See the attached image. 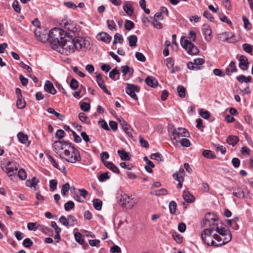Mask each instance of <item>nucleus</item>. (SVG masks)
I'll return each instance as SVG.
<instances>
[{
  "instance_id": "24",
  "label": "nucleus",
  "mask_w": 253,
  "mask_h": 253,
  "mask_svg": "<svg viewBox=\"0 0 253 253\" xmlns=\"http://www.w3.org/2000/svg\"><path fill=\"white\" fill-rule=\"evenodd\" d=\"M117 152L122 160L129 161L130 160L131 157L129 153L126 152L124 150H119Z\"/></svg>"
},
{
  "instance_id": "33",
  "label": "nucleus",
  "mask_w": 253,
  "mask_h": 253,
  "mask_svg": "<svg viewBox=\"0 0 253 253\" xmlns=\"http://www.w3.org/2000/svg\"><path fill=\"white\" fill-rule=\"evenodd\" d=\"M17 137L19 141L23 144H26L27 141H28V136L26 134H24L22 132H19L17 134Z\"/></svg>"
},
{
  "instance_id": "53",
  "label": "nucleus",
  "mask_w": 253,
  "mask_h": 253,
  "mask_svg": "<svg viewBox=\"0 0 253 253\" xmlns=\"http://www.w3.org/2000/svg\"><path fill=\"white\" fill-rule=\"evenodd\" d=\"M80 107L82 110L84 112H87L90 109V104L86 102H83L81 104Z\"/></svg>"
},
{
  "instance_id": "23",
  "label": "nucleus",
  "mask_w": 253,
  "mask_h": 253,
  "mask_svg": "<svg viewBox=\"0 0 253 253\" xmlns=\"http://www.w3.org/2000/svg\"><path fill=\"white\" fill-rule=\"evenodd\" d=\"M145 83L149 86L155 87L158 84L157 80L152 76H148L145 79Z\"/></svg>"
},
{
  "instance_id": "27",
  "label": "nucleus",
  "mask_w": 253,
  "mask_h": 253,
  "mask_svg": "<svg viewBox=\"0 0 253 253\" xmlns=\"http://www.w3.org/2000/svg\"><path fill=\"white\" fill-rule=\"evenodd\" d=\"M65 28L68 31L66 32L68 35H71L70 34L72 33L74 34L77 30L76 27L72 24L67 23L65 24Z\"/></svg>"
},
{
  "instance_id": "47",
  "label": "nucleus",
  "mask_w": 253,
  "mask_h": 253,
  "mask_svg": "<svg viewBox=\"0 0 253 253\" xmlns=\"http://www.w3.org/2000/svg\"><path fill=\"white\" fill-rule=\"evenodd\" d=\"M12 8L17 13L21 12V7L19 5L18 1L16 0L13 1L12 3Z\"/></svg>"
},
{
  "instance_id": "22",
  "label": "nucleus",
  "mask_w": 253,
  "mask_h": 253,
  "mask_svg": "<svg viewBox=\"0 0 253 253\" xmlns=\"http://www.w3.org/2000/svg\"><path fill=\"white\" fill-rule=\"evenodd\" d=\"M237 69L236 66V63L234 61H231L228 67L225 69V74L227 75H230L232 73L236 72Z\"/></svg>"
},
{
  "instance_id": "12",
  "label": "nucleus",
  "mask_w": 253,
  "mask_h": 253,
  "mask_svg": "<svg viewBox=\"0 0 253 253\" xmlns=\"http://www.w3.org/2000/svg\"><path fill=\"white\" fill-rule=\"evenodd\" d=\"M217 221L216 216L212 213H208L206 214L203 222L201 223V226L210 227V225H212L213 224H218L215 223Z\"/></svg>"
},
{
  "instance_id": "28",
  "label": "nucleus",
  "mask_w": 253,
  "mask_h": 253,
  "mask_svg": "<svg viewBox=\"0 0 253 253\" xmlns=\"http://www.w3.org/2000/svg\"><path fill=\"white\" fill-rule=\"evenodd\" d=\"M149 22L151 23L155 28L158 29H161L163 27L162 24L158 20V19H153L151 17L149 20Z\"/></svg>"
},
{
  "instance_id": "45",
  "label": "nucleus",
  "mask_w": 253,
  "mask_h": 253,
  "mask_svg": "<svg viewBox=\"0 0 253 253\" xmlns=\"http://www.w3.org/2000/svg\"><path fill=\"white\" fill-rule=\"evenodd\" d=\"M134 24L133 22L130 20H126L125 23V28L128 30L130 31L134 28Z\"/></svg>"
},
{
  "instance_id": "54",
  "label": "nucleus",
  "mask_w": 253,
  "mask_h": 253,
  "mask_svg": "<svg viewBox=\"0 0 253 253\" xmlns=\"http://www.w3.org/2000/svg\"><path fill=\"white\" fill-rule=\"evenodd\" d=\"M65 135V132L62 129H58L55 133V137L60 140L63 138Z\"/></svg>"
},
{
  "instance_id": "14",
  "label": "nucleus",
  "mask_w": 253,
  "mask_h": 253,
  "mask_svg": "<svg viewBox=\"0 0 253 253\" xmlns=\"http://www.w3.org/2000/svg\"><path fill=\"white\" fill-rule=\"evenodd\" d=\"M205 63V60L198 58L194 60L193 62H188L187 63V68L190 70H198L201 69L200 66Z\"/></svg>"
},
{
  "instance_id": "18",
  "label": "nucleus",
  "mask_w": 253,
  "mask_h": 253,
  "mask_svg": "<svg viewBox=\"0 0 253 253\" xmlns=\"http://www.w3.org/2000/svg\"><path fill=\"white\" fill-rule=\"evenodd\" d=\"M97 39L106 43H109L112 37L106 32H101L97 34Z\"/></svg>"
},
{
  "instance_id": "16",
  "label": "nucleus",
  "mask_w": 253,
  "mask_h": 253,
  "mask_svg": "<svg viewBox=\"0 0 253 253\" xmlns=\"http://www.w3.org/2000/svg\"><path fill=\"white\" fill-rule=\"evenodd\" d=\"M96 81L99 86L107 94L110 95L111 93L107 89L105 84L104 82L102 79V75L99 73L96 75Z\"/></svg>"
},
{
  "instance_id": "7",
  "label": "nucleus",
  "mask_w": 253,
  "mask_h": 253,
  "mask_svg": "<svg viewBox=\"0 0 253 253\" xmlns=\"http://www.w3.org/2000/svg\"><path fill=\"white\" fill-rule=\"evenodd\" d=\"M71 144L66 141L60 140L55 141L52 144L54 152L61 158L63 157V153L66 149L69 148Z\"/></svg>"
},
{
  "instance_id": "2",
  "label": "nucleus",
  "mask_w": 253,
  "mask_h": 253,
  "mask_svg": "<svg viewBox=\"0 0 253 253\" xmlns=\"http://www.w3.org/2000/svg\"><path fill=\"white\" fill-rule=\"evenodd\" d=\"M215 232L213 234V238L217 242L215 247L222 246L229 243L232 239L230 231L224 227H220L218 224H215Z\"/></svg>"
},
{
  "instance_id": "59",
  "label": "nucleus",
  "mask_w": 253,
  "mask_h": 253,
  "mask_svg": "<svg viewBox=\"0 0 253 253\" xmlns=\"http://www.w3.org/2000/svg\"><path fill=\"white\" fill-rule=\"evenodd\" d=\"M70 86L73 90L76 89L78 87V82L75 79H72L70 82Z\"/></svg>"
},
{
  "instance_id": "46",
  "label": "nucleus",
  "mask_w": 253,
  "mask_h": 253,
  "mask_svg": "<svg viewBox=\"0 0 253 253\" xmlns=\"http://www.w3.org/2000/svg\"><path fill=\"white\" fill-rule=\"evenodd\" d=\"M75 204L74 202L72 201H69L66 203L64 205V208L65 211H69L70 210L73 209L74 208Z\"/></svg>"
},
{
  "instance_id": "36",
  "label": "nucleus",
  "mask_w": 253,
  "mask_h": 253,
  "mask_svg": "<svg viewBox=\"0 0 253 253\" xmlns=\"http://www.w3.org/2000/svg\"><path fill=\"white\" fill-rule=\"evenodd\" d=\"M151 194L157 196L166 195L168 194L166 189L162 188L158 190H155L151 192Z\"/></svg>"
},
{
  "instance_id": "9",
  "label": "nucleus",
  "mask_w": 253,
  "mask_h": 253,
  "mask_svg": "<svg viewBox=\"0 0 253 253\" xmlns=\"http://www.w3.org/2000/svg\"><path fill=\"white\" fill-rule=\"evenodd\" d=\"M4 164L5 165L2 168V169L7 173L9 177L13 176L14 172L18 170L19 165L15 162L5 161L3 162Z\"/></svg>"
},
{
  "instance_id": "56",
  "label": "nucleus",
  "mask_w": 253,
  "mask_h": 253,
  "mask_svg": "<svg viewBox=\"0 0 253 253\" xmlns=\"http://www.w3.org/2000/svg\"><path fill=\"white\" fill-rule=\"evenodd\" d=\"M108 172H106L101 174L98 177L99 181L101 182H103L105 181L107 179H109L110 177L108 175Z\"/></svg>"
},
{
  "instance_id": "38",
  "label": "nucleus",
  "mask_w": 253,
  "mask_h": 253,
  "mask_svg": "<svg viewBox=\"0 0 253 253\" xmlns=\"http://www.w3.org/2000/svg\"><path fill=\"white\" fill-rule=\"evenodd\" d=\"M16 105L20 109H22L25 107L26 102L23 97L17 98Z\"/></svg>"
},
{
  "instance_id": "26",
  "label": "nucleus",
  "mask_w": 253,
  "mask_h": 253,
  "mask_svg": "<svg viewBox=\"0 0 253 253\" xmlns=\"http://www.w3.org/2000/svg\"><path fill=\"white\" fill-rule=\"evenodd\" d=\"M226 141L228 144L234 146L239 141V138L236 136L229 135L227 138Z\"/></svg>"
},
{
  "instance_id": "62",
  "label": "nucleus",
  "mask_w": 253,
  "mask_h": 253,
  "mask_svg": "<svg viewBox=\"0 0 253 253\" xmlns=\"http://www.w3.org/2000/svg\"><path fill=\"white\" fill-rule=\"evenodd\" d=\"M180 141L181 145L184 147H188L190 145V141L187 138L183 137Z\"/></svg>"
},
{
  "instance_id": "61",
  "label": "nucleus",
  "mask_w": 253,
  "mask_h": 253,
  "mask_svg": "<svg viewBox=\"0 0 253 253\" xmlns=\"http://www.w3.org/2000/svg\"><path fill=\"white\" fill-rule=\"evenodd\" d=\"M166 66L169 69L173 68L174 62L171 58H168L166 60Z\"/></svg>"
},
{
  "instance_id": "35",
  "label": "nucleus",
  "mask_w": 253,
  "mask_h": 253,
  "mask_svg": "<svg viewBox=\"0 0 253 253\" xmlns=\"http://www.w3.org/2000/svg\"><path fill=\"white\" fill-rule=\"evenodd\" d=\"M70 188V184L68 183H66L63 184L61 187V193L62 196H66L68 194V192Z\"/></svg>"
},
{
  "instance_id": "5",
  "label": "nucleus",
  "mask_w": 253,
  "mask_h": 253,
  "mask_svg": "<svg viewBox=\"0 0 253 253\" xmlns=\"http://www.w3.org/2000/svg\"><path fill=\"white\" fill-rule=\"evenodd\" d=\"M65 152L63 153L62 159L65 160L68 163H75L77 162H80L81 160L79 152L71 144Z\"/></svg>"
},
{
  "instance_id": "52",
  "label": "nucleus",
  "mask_w": 253,
  "mask_h": 253,
  "mask_svg": "<svg viewBox=\"0 0 253 253\" xmlns=\"http://www.w3.org/2000/svg\"><path fill=\"white\" fill-rule=\"evenodd\" d=\"M107 27L109 29H110V30H116V24L113 20H108L107 21Z\"/></svg>"
},
{
  "instance_id": "1",
  "label": "nucleus",
  "mask_w": 253,
  "mask_h": 253,
  "mask_svg": "<svg viewBox=\"0 0 253 253\" xmlns=\"http://www.w3.org/2000/svg\"><path fill=\"white\" fill-rule=\"evenodd\" d=\"M89 45L88 40L81 37H74L73 35L67 34L63 41H61L60 50L62 49L68 54L73 53L76 50L86 48Z\"/></svg>"
},
{
  "instance_id": "21",
  "label": "nucleus",
  "mask_w": 253,
  "mask_h": 253,
  "mask_svg": "<svg viewBox=\"0 0 253 253\" xmlns=\"http://www.w3.org/2000/svg\"><path fill=\"white\" fill-rule=\"evenodd\" d=\"M39 183V180L36 177H33L32 179L27 180L26 182V185L31 188H34V190H36L37 185Z\"/></svg>"
},
{
  "instance_id": "39",
  "label": "nucleus",
  "mask_w": 253,
  "mask_h": 253,
  "mask_svg": "<svg viewBox=\"0 0 253 253\" xmlns=\"http://www.w3.org/2000/svg\"><path fill=\"white\" fill-rule=\"evenodd\" d=\"M178 96L181 98L185 97V88L183 85H179L177 88Z\"/></svg>"
},
{
  "instance_id": "30",
  "label": "nucleus",
  "mask_w": 253,
  "mask_h": 253,
  "mask_svg": "<svg viewBox=\"0 0 253 253\" xmlns=\"http://www.w3.org/2000/svg\"><path fill=\"white\" fill-rule=\"evenodd\" d=\"M202 154L204 157L208 159H214L216 157L212 151L209 150H204Z\"/></svg>"
},
{
  "instance_id": "42",
  "label": "nucleus",
  "mask_w": 253,
  "mask_h": 253,
  "mask_svg": "<svg viewBox=\"0 0 253 253\" xmlns=\"http://www.w3.org/2000/svg\"><path fill=\"white\" fill-rule=\"evenodd\" d=\"M76 241L81 245H83L84 243V240L83 239L82 235L80 232H76L74 234Z\"/></svg>"
},
{
  "instance_id": "8",
  "label": "nucleus",
  "mask_w": 253,
  "mask_h": 253,
  "mask_svg": "<svg viewBox=\"0 0 253 253\" xmlns=\"http://www.w3.org/2000/svg\"><path fill=\"white\" fill-rule=\"evenodd\" d=\"M136 203V199L129 196L126 194H123L121 195L120 204L126 209H131Z\"/></svg>"
},
{
  "instance_id": "58",
  "label": "nucleus",
  "mask_w": 253,
  "mask_h": 253,
  "mask_svg": "<svg viewBox=\"0 0 253 253\" xmlns=\"http://www.w3.org/2000/svg\"><path fill=\"white\" fill-rule=\"evenodd\" d=\"M123 130L125 131L126 134L130 137H132V134L131 133V128H130V126L129 125H127L126 126H125L124 128H123Z\"/></svg>"
},
{
  "instance_id": "13",
  "label": "nucleus",
  "mask_w": 253,
  "mask_h": 253,
  "mask_svg": "<svg viewBox=\"0 0 253 253\" xmlns=\"http://www.w3.org/2000/svg\"><path fill=\"white\" fill-rule=\"evenodd\" d=\"M140 90L139 87L133 84H127L126 91L132 99L135 100H138V97L135 92H138Z\"/></svg>"
},
{
  "instance_id": "31",
  "label": "nucleus",
  "mask_w": 253,
  "mask_h": 253,
  "mask_svg": "<svg viewBox=\"0 0 253 253\" xmlns=\"http://www.w3.org/2000/svg\"><path fill=\"white\" fill-rule=\"evenodd\" d=\"M129 46L131 47H135L136 46L137 42V38L135 35H131L128 37Z\"/></svg>"
},
{
  "instance_id": "15",
  "label": "nucleus",
  "mask_w": 253,
  "mask_h": 253,
  "mask_svg": "<svg viewBox=\"0 0 253 253\" xmlns=\"http://www.w3.org/2000/svg\"><path fill=\"white\" fill-rule=\"evenodd\" d=\"M240 68L244 71L248 70L249 68V62L247 57L245 55H241L239 58Z\"/></svg>"
},
{
  "instance_id": "34",
  "label": "nucleus",
  "mask_w": 253,
  "mask_h": 253,
  "mask_svg": "<svg viewBox=\"0 0 253 253\" xmlns=\"http://www.w3.org/2000/svg\"><path fill=\"white\" fill-rule=\"evenodd\" d=\"M235 191L233 192L234 196L239 198H244L245 194L243 190L240 187H238L235 189Z\"/></svg>"
},
{
  "instance_id": "60",
  "label": "nucleus",
  "mask_w": 253,
  "mask_h": 253,
  "mask_svg": "<svg viewBox=\"0 0 253 253\" xmlns=\"http://www.w3.org/2000/svg\"><path fill=\"white\" fill-rule=\"evenodd\" d=\"M119 74L120 72L116 68L114 69L109 73V77L112 80H115V76Z\"/></svg>"
},
{
  "instance_id": "63",
  "label": "nucleus",
  "mask_w": 253,
  "mask_h": 253,
  "mask_svg": "<svg viewBox=\"0 0 253 253\" xmlns=\"http://www.w3.org/2000/svg\"><path fill=\"white\" fill-rule=\"evenodd\" d=\"M172 237L177 243H181L182 242V237L180 235L175 233L173 234Z\"/></svg>"
},
{
  "instance_id": "29",
  "label": "nucleus",
  "mask_w": 253,
  "mask_h": 253,
  "mask_svg": "<svg viewBox=\"0 0 253 253\" xmlns=\"http://www.w3.org/2000/svg\"><path fill=\"white\" fill-rule=\"evenodd\" d=\"M123 9L125 12L129 16L131 15L133 13V8L132 6L129 3H126V4L124 5Z\"/></svg>"
},
{
  "instance_id": "11",
  "label": "nucleus",
  "mask_w": 253,
  "mask_h": 253,
  "mask_svg": "<svg viewBox=\"0 0 253 253\" xmlns=\"http://www.w3.org/2000/svg\"><path fill=\"white\" fill-rule=\"evenodd\" d=\"M34 33L36 38L39 41L42 42L49 41V33L46 30L37 28L35 30Z\"/></svg>"
},
{
  "instance_id": "50",
  "label": "nucleus",
  "mask_w": 253,
  "mask_h": 253,
  "mask_svg": "<svg viewBox=\"0 0 253 253\" xmlns=\"http://www.w3.org/2000/svg\"><path fill=\"white\" fill-rule=\"evenodd\" d=\"M57 180L52 179L49 181V187L50 191H53L57 188Z\"/></svg>"
},
{
  "instance_id": "43",
  "label": "nucleus",
  "mask_w": 253,
  "mask_h": 253,
  "mask_svg": "<svg viewBox=\"0 0 253 253\" xmlns=\"http://www.w3.org/2000/svg\"><path fill=\"white\" fill-rule=\"evenodd\" d=\"M237 80L241 83L244 82L249 83L251 81V78L250 77H245L244 75H241L237 77Z\"/></svg>"
},
{
  "instance_id": "17",
  "label": "nucleus",
  "mask_w": 253,
  "mask_h": 253,
  "mask_svg": "<svg viewBox=\"0 0 253 253\" xmlns=\"http://www.w3.org/2000/svg\"><path fill=\"white\" fill-rule=\"evenodd\" d=\"M203 34L205 36V39L207 42H210L211 40V30L209 25H204L202 29Z\"/></svg>"
},
{
  "instance_id": "25",
  "label": "nucleus",
  "mask_w": 253,
  "mask_h": 253,
  "mask_svg": "<svg viewBox=\"0 0 253 253\" xmlns=\"http://www.w3.org/2000/svg\"><path fill=\"white\" fill-rule=\"evenodd\" d=\"M104 165L107 168L110 169L114 173H116L117 174H119L120 173V170H119V169L112 162H104Z\"/></svg>"
},
{
  "instance_id": "55",
  "label": "nucleus",
  "mask_w": 253,
  "mask_h": 253,
  "mask_svg": "<svg viewBox=\"0 0 253 253\" xmlns=\"http://www.w3.org/2000/svg\"><path fill=\"white\" fill-rule=\"evenodd\" d=\"M199 114L200 116L205 119H208L210 117V114L209 112L208 111H205L203 109H201L200 111Z\"/></svg>"
},
{
  "instance_id": "3",
  "label": "nucleus",
  "mask_w": 253,
  "mask_h": 253,
  "mask_svg": "<svg viewBox=\"0 0 253 253\" xmlns=\"http://www.w3.org/2000/svg\"><path fill=\"white\" fill-rule=\"evenodd\" d=\"M67 33L59 28L52 29L49 33V42L52 49L60 51L61 41H63Z\"/></svg>"
},
{
  "instance_id": "44",
  "label": "nucleus",
  "mask_w": 253,
  "mask_h": 253,
  "mask_svg": "<svg viewBox=\"0 0 253 253\" xmlns=\"http://www.w3.org/2000/svg\"><path fill=\"white\" fill-rule=\"evenodd\" d=\"M150 158L151 159L155 160L158 161H163V156L160 153H156L152 154Z\"/></svg>"
},
{
  "instance_id": "32",
  "label": "nucleus",
  "mask_w": 253,
  "mask_h": 253,
  "mask_svg": "<svg viewBox=\"0 0 253 253\" xmlns=\"http://www.w3.org/2000/svg\"><path fill=\"white\" fill-rule=\"evenodd\" d=\"M124 42V39L122 35L119 33H116L114 35V41L113 42V44H116L117 43H122Z\"/></svg>"
},
{
  "instance_id": "4",
  "label": "nucleus",
  "mask_w": 253,
  "mask_h": 253,
  "mask_svg": "<svg viewBox=\"0 0 253 253\" xmlns=\"http://www.w3.org/2000/svg\"><path fill=\"white\" fill-rule=\"evenodd\" d=\"M196 35L194 31H190L188 35V38L191 40L189 41L184 38L181 39L180 43L181 46L184 48L187 53L191 55H196L199 53L198 48L192 43V42H195L196 40Z\"/></svg>"
},
{
  "instance_id": "64",
  "label": "nucleus",
  "mask_w": 253,
  "mask_h": 253,
  "mask_svg": "<svg viewBox=\"0 0 253 253\" xmlns=\"http://www.w3.org/2000/svg\"><path fill=\"white\" fill-rule=\"evenodd\" d=\"M203 16L209 20L210 21L213 22L214 21V17L207 10L205 11L203 13Z\"/></svg>"
},
{
  "instance_id": "49",
  "label": "nucleus",
  "mask_w": 253,
  "mask_h": 253,
  "mask_svg": "<svg viewBox=\"0 0 253 253\" xmlns=\"http://www.w3.org/2000/svg\"><path fill=\"white\" fill-rule=\"evenodd\" d=\"M176 204L174 201H171L169 204V211L171 214H174L176 211Z\"/></svg>"
},
{
  "instance_id": "51",
  "label": "nucleus",
  "mask_w": 253,
  "mask_h": 253,
  "mask_svg": "<svg viewBox=\"0 0 253 253\" xmlns=\"http://www.w3.org/2000/svg\"><path fill=\"white\" fill-rule=\"evenodd\" d=\"M33 244V242L30 238H27L23 240V245L25 248H29Z\"/></svg>"
},
{
  "instance_id": "20",
  "label": "nucleus",
  "mask_w": 253,
  "mask_h": 253,
  "mask_svg": "<svg viewBox=\"0 0 253 253\" xmlns=\"http://www.w3.org/2000/svg\"><path fill=\"white\" fill-rule=\"evenodd\" d=\"M182 196L185 201L187 203H192L195 201V197L188 190L183 191Z\"/></svg>"
},
{
  "instance_id": "40",
  "label": "nucleus",
  "mask_w": 253,
  "mask_h": 253,
  "mask_svg": "<svg viewBox=\"0 0 253 253\" xmlns=\"http://www.w3.org/2000/svg\"><path fill=\"white\" fill-rule=\"evenodd\" d=\"M18 176L21 180H24L27 178V172L24 169H20L18 172Z\"/></svg>"
},
{
  "instance_id": "10",
  "label": "nucleus",
  "mask_w": 253,
  "mask_h": 253,
  "mask_svg": "<svg viewBox=\"0 0 253 253\" xmlns=\"http://www.w3.org/2000/svg\"><path fill=\"white\" fill-rule=\"evenodd\" d=\"M188 132L185 128L179 127L173 130L170 134V138L172 140L176 141H180L181 139L187 136Z\"/></svg>"
},
{
  "instance_id": "57",
  "label": "nucleus",
  "mask_w": 253,
  "mask_h": 253,
  "mask_svg": "<svg viewBox=\"0 0 253 253\" xmlns=\"http://www.w3.org/2000/svg\"><path fill=\"white\" fill-rule=\"evenodd\" d=\"M135 57L138 60L141 62H144L146 60L145 56L141 52H136L135 53Z\"/></svg>"
},
{
  "instance_id": "19",
  "label": "nucleus",
  "mask_w": 253,
  "mask_h": 253,
  "mask_svg": "<svg viewBox=\"0 0 253 253\" xmlns=\"http://www.w3.org/2000/svg\"><path fill=\"white\" fill-rule=\"evenodd\" d=\"M44 88L45 91L52 94H55L56 93V90L54 88L53 84L49 81H46Z\"/></svg>"
},
{
  "instance_id": "41",
  "label": "nucleus",
  "mask_w": 253,
  "mask_h": 253,
  "mask_svg": "<svg viewBox=\"0 0 253 253\" xmlns=\"http://www.w3.org/2000/svg\"><path fill=\"white\" fill-rule=\"evenodd\" d=\"M67 220L69 223V226H73L77 223V220L72 215H69L67 216Z\"/></svg>"
},
{
  "instance_id": "37",
  "label": "nucleus",
  "mask_w": 253,
  "mask_h": 253,
  "mask_svg": "<svg viewBox=\"0 0 253 253\" xmlns=\"http://www.w3.org/2000/svg\"><path fill=\"white\" fill-rule=\"evenodd\" d=\"M93 205L95 210L100 211L102 208V202L98 199H95L93 200Z\"/></svg>"
},
{
  "instance_id": "48",
  "label": "nucleus",
  "mask_w": 253,
  "mask_h": 253,
  "mask_svg": "<svg viewBox=\"0 0 253 253\" xmlns=\"http://www.w3.org/2000/svg\"><path fill=\"white\" fill-rule=\"evenodd\" d=\"M243 50L247 53H251L253 50L252 46L249 43H244L242 45Z\"/></svg>"
},
{
  "instance_id": "6",
  "label": "nucleus",
  "mask_w": 253,
  "mask_h": 253,
  "mask_svg": "<svg viewBox=\"0 0 253 253\" xmlns=\"http://www.w3.org/2000/svg\"><path fill=\"white\" fill-rule=\"evenodd\" d=\"M215 224L204 229L201 233V238L203 242L209 246H215L216 243L213 240V234L215 233Z\"/></svg>"
}]
</instances>
